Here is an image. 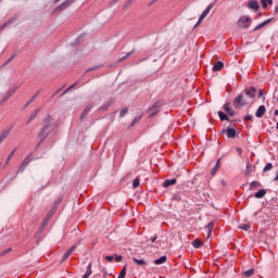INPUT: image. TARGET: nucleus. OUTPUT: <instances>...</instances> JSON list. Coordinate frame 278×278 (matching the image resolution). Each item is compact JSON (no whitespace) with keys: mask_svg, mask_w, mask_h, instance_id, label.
Segmentation results:
<instances>
[{"mask_svg":"<svg viewBox=\"0 0 278 278\" xmlns=\"http://www.w3.org/2000/svg\"><path fill=\"white\" fill-rule=\"evenodd\" d=\"M255 99V88H251L250 90H245V94H239L235 99L236 108H242L244 105H249Z\"/></svg>","mask_w":278,"mask_h":278,"instance_id":"f257e3e1","label":"nucleus"},{"mask_svg":"<svg viewBox=\"0 0 278 278\" xmlns=\"http://www.w3.org/2000/svg\"><path fill=\"white\" fill-rule=\"evenodd\" d=\"M14 92H16V88L8 89V84L3 80H0V105L8 103L10 97H12Z\"/></svg>","mask_w":278,"mask_h":278,"instance_id":"f03ea898","label":"nucleus"},{"mask_svg":"<svg viewBox=\"0 0 278 278\" xmlns=\"http://www.w3.org/2000/svg\"><path fill=\"white\" fill-rule=\"evenodd\" d=\"M53 123V117L48 115L43 122V128L39 132V139L42 140L46 136H49V130L51 129V125Z\"/></svg>","mask_w":278,"mask_h":278,"instance_id":"7ed1b4c3","label":"nucleus"},{"mask_svg":"<svg viewBox=\"0 0 278 278\" xmlns=\"http://www.w3.org/2000/svg\"><path fill=\"white\" fill-rule=\"evenodd\" d=\"M252 18L249 15H242L238 18L236 25L239 29H249L251 27Z\"/></svg>","mask_w":278,"mask_h":278,"instance_id":"20e7f679","label":"nucleus"},{"mask_svg":"<svg viewBox=\"0 0 278 278\" xmlns=\"http://www.w3.org/2000/svg\"><path fill=\"white\" fill-rule=\"evenodd\" d=\"M210 12H212V5H208L200 15L198 23L195 24V27L198 25H201V23H203V20H205L207 17V14H210Z\"/></svg>","mask_w":278,"mask_h":278,"instance_id":"39448f33","label":"nucleus"},{"mask_svg":"<svg viewBox=\"0 0 278 278\" xmlns=\"http://www.w3.org/2000/svg\"><path fill=\"white\" fill-rule=\"evenodd\" d=\"M248 8L250 10H254V11H257L260 9V4L257 3V0H250L248 2Z\"/></svg>","mask_w":278,"mask_h":278,"instance_id":"423d86ee","label":"nucleus"},{"mask_svg":"<svg viewBox=\"0 0 278 278\" xmlns=\"http://www.w3.org/2000/svg\"><path fill=\"white\" fill-rule=\"evenodd\" d=\"M264 114H266V106L261 105V106L257 109V111H256V113H255V116H256L257 118H262V116H264Z\"/></svg>","mask_w":278,"mask_h":278,"instance_id":"0eeeda50","label":"nucleus"},{"mask_svg":"<svg viewBox=\"0 0 278 278\" xmlns=\"http://www.w3.org/2000/svg\"><path fill=\"white\" fill-rule=\"evenodd\" d=\"M73 3H75V0H66L61 5H59L58 10H66V8H68V5H73Z\"/></svg>","mask_w":278,"mask_h":278,"instance_id":"6e6552de","label":"nucleus"},{"mask_svg":"<svg viewBox=\"0 0 278 278\" xmlns=\"http://www.w3.org/2000/svg\"><path fill=\"white\" fill-rule=\"evenodd\" d=\"M75 252V245H73L72 248H70L66 253L64 254L62 262H66L67 257H71V255H73V253Z\"/></svg>","mask_w":278,"mask_h":278,"instance_id":"1a4fd4ad","label":"nucleus"},{"mask_svg":"<svg viewBox=\"0 0 278 278\" xmlns=\"http://www.w3.org/2000/svg\"><path fill=\"white\" fill-rule=\"evenodd\" d=\"M226 135H227V138H236V136L238 135V132L236 131V129L233 128H228L226 130Z\"/></svg>","mask_w":278,"mask_h":278,"instance_id":"9d476101","label":"nucleus"},{"mask_svg":"<svg viewBox=\"0 0 278 278\" xmlns=\"http://www.w3.org/2000/svg\"><path fill=\"white\" fill-rule=\"evenodd\" d=\"M177 184L176 179L165 180L163 182V188H168V186H175Z\"/></svg>","mask_w":278,"mask_h":278,"instance_id":"9b49d317","label":"nucleus"},{"mask_svg":"<svg viewBox=\"0 0 278 278\" xmlns=\"http://www.w3.org/2000/svg\"><path fill=\"white\" fill-rule=\"evenodd\" d=\"M159 105L154 104L151 109H150V115L149 116H155V114H157L160 112V109H157Z\"/></svg>","mask_w":278,"mask_h":278,"instance_id":"f8f14e48","label":"nucleus"},{"mask_svg":"<svg viewBox=\"0 0 278 278\" xmlns=\"http://www.w3.org/2000/svg\"><path fill=\"white\" fill-rule=\"evenodd\" d=\"M214 229V223H210L206 227H205V231L207 233V238H210V236H212V230Z\"/></svg>","mask_w":278,"mask_h":278,"instance_id":"ddd939ff","label":"nucleus"},{"mask_svg":"<svg viewBox=\"0 0 278 278\" xmlns=\"http://www.w3.org/2000/svg\"><path fill=\"white\" fill-rule=\"evenodd\" d=\"M214 229V223H210L206 227H205V231L207 233V238H210V236H212V230Z\"/></svg>","mask_w":278,"mask_h":278,"instance_id":"4468645a","label":"nucleus"},{"mask_svg":"<svg viewBox=\"0 0 278 278\" xmlns=\"http://www.w3.org/2000/svg\"><path fill=\"white\" fill-rule=\"evenodd\" d=\"M266 195V190L261 189L255 193L256 199H263Z\"/></svg>","mask_w":278,"mask_h":278,"instance_id":"2eb2a0df","label":"nucleus"},{"mask_svg":"<svg viewBox=\"0 0 278 278\" xmlns=\"http://www.w3.org/2000/svg\"><path fill=\"white\" fill-rule=\"evenodd\" d=\"M166 262V256H161L160 258L154 261V264H156V266H160L162 264H164Z\"/></svg>","mask_w":278,"mask_h":278,"instance_id":"dca6fc26","label":"nucleus"},{"mask_svg":"<svg viewBox=\"0 0 278 278\" xmlns=\"http://www.w3.org/2000/svg\"><path fill=\"white\" fill-rule=\"evenodd\" d=\"M132 262H135L137 266H146L147 264L144 260H138V258H132Z\"/></svg>","mask_w":278,"mask_h":278,"instance_id":"f3484780","label":"nucleus"},{"mask_svg":"<svg viewBox=\"0 0 278 278\" xmlns=\"http://www.w3.org/2000/svg\"><path fill=\"white\" fill-rule=\"evenodd\" d=\"M224 110L227 112V114H229V116H233L235 112L229 108V104H225Z\"/></svg>","mask_w":278,"mask_h":278,"instance_id":"a211bd4d","label":"nucleus"},{"mask_svg":"<svg viewBox=\"0 0 278 278\" xmlns=\"http://www.w3.org/2000/svg\"><path fill=\"white\" fill-rule=\"evenodd\" d=\"M254 274H255V269L254 268H251V269L245 270L243 273L244 277H253Z\"/></svg>","mask_w":278,"mask_h":278,"instance_id":"6ab92c4d","label":"nucleus"},{"mask_svg":"<svg viewBox=\"0 0 278 278\" xmlns=\"http://www.w3.org/2000/svg\"><path fill=\"white\" fill-rule=\"evenodd\" d=\"M126 275H127V265H124L117 278H125Z\"/></svg>","mask_w":278,"mask_h":278,"instance_id":"aec40b11","label":"nucleus"},{"mask_svg":"<svg viewBox=\"0 0 278 278\" xmlns=\"http://www.w3.org/2000/svg\"><path fill=\"white\" fill-rule=\"evenodd\" d=\"M268 23H270V20H267L261 24H258L254 29L255 31H257V29H262V27H265V25H268Z\"/></svg>","mask_w":278,"mask_h":278,"instance_id":"412c9836","label":"nucleus"},{"mask_svg":"<svg viewBox=\"0 0 278 278\" xmlns=\"http://www.w3.org/2000/svg\"><path fill=\"white\" fill-rule=\"evenodd\" d=\"M202 244L203 243L199 239H195L194 241H192V247H194V249L201 248Z\"/></svg>","mask_w":278,"mask_h":278,"instance_id":"4be33fe9","label":"nucleus"},{"mask_svg":"<svg viewBox=\"0 0 278 278\" xmlns=\"http://www.w3.org/2000/svg\"><path fill=\"white\" fill-rule=\"evenodd\" d=\"M220 168V161H217L215 167L212 168V175H216L217 170Z\"/></svg>","mask_w":278,"mask_h":278,"instance_id":"5701e85b","label":"nucleus"},{"mask_svg":"<svg viewBox=\"0 0 278 278\" xmlns=\"http://www.w3.org/2000/svg\"><path fill=\"white\" fill-rule=\"evenodd\" d=\"M224 64L223 62H217L214 66H213V71H220L223 68Z\"/></svg>","mask_w":278,"mask_h":278,"instance_id":"b1692460","label":"nucleus"},{"mask_svg":"<svg viewBox=\"0 0 278 278\" xmlns=\"http://www.w3.org/2000/svg\"><path fill=\"white\" fill-rule=\"evenodd\" d=\"M218 116H219L220 121H229L227 115L225 113H223L222 111L218 112Z\"/></svg>","mask_w":278,"mask_h":278,"instance_id":"393cba45","label":"nucleus"},{"mask_svg":"<svg viewBox=\"0 0 278 278\" xmlns=\"http://www.w3.org/2000/svg\"><path fill=\"white\" fill-rule=\"evenodd\" d=\"M273 3V0H262L263 8H268V4L270 5Z\"/></svg>","mask_w":278,"mask_h":278,"instance_id":"a878e982","label":"nucleus"},{"mask_svg":"<svg viewBox=\"0 0 278 278\" xmlns=\"http://www.w3.org/2000/svg\"><path fill=\"white\" fill-rule=\"evenodd\" d=\"M268 170H273V163H268V164L264 167V173H268Z\"/></svg>","mask_w":278,"mask_h":278,"instance_id":"bb28decb","label":"nucleus"},{"mask_svg":"<svg viewBox=\"0 0 278 278\" xmlns=\"http://www.w3.org/2000/svg\"><path fill=\"white\" fill-rule=\"evenodd\" d=\"M138 186H140V179L135 178L132 181V188H138Z\"/></svg>","mask_w":278,"mask_h":278,"instance_id":"cd10ccee","label":"nucleus"},{"mask_svg":"<svg viewBox=\"0 0 278 278\" xmlns=\"http://www.w3.org/2000/svg\"><path fill=\"white\" fill-rule=\"evenodd\" d=\"M240 229H243V231H249V229H251V226H249V224H243Z\"/></svg>","mask_w":278,"mask_h":278,"instance_id":"c85d7f7f","label":"nucleus"},{"mask_svg":"<svg viewBox=\"0 0 278 278\" xmlns=\"http://www.w3.org/2000/svg\"><path fill=\"white\" fill-rule=\"evenodd\" d=\"M127 112H128L127 109H123V110L121 111V113H119L121 118H123L124 116H126V115H127Z\"/></svg>","mask_w":278,"mask_h":278,"instance_id":"c756f323","label":"nucleus"},{"mask_svg":"<svg viewBox=\"0 0 278 278\" xmlns=\"http://www.w3.org/2000/svg\"><path fill=\"white\" fill-rule=\"evenodd\" d=\"M8 134H10L9 130L2 132V135L0 137V142H1V140H3V138H5L8 136Z\"/></svg>","mask_w":278,"mask_h":278,"instance_id":"7c9ffc66","label":"nucleus"},{"mask_svg":"<svg viewBox=\"0 0 278 278\" xmlns=\"http://www.w3.org/2000/svg\"><path fill=\"white\" fill-rule=\"evenodd\" d=\"M123 260V256L118 255V256H115V262H121Z\"/></svg>","mask_w":278,"mask_h":278,"instance_id":"2f4dec72","label":"nucleus"},{"mask_svg":"<svg viewBox=\"0 0 278 278\" xmlns=\"http://www.w3.org/2000/svg\"><path fill=\"white\" fill-rule=\"evenodd\" d=\"M35 118H36V112L30 115L29 121H34Z\"/></svg>","mask_w":278,"mask_h":278,"instance_id":"473e14b6","label":"nucleus"},{"mask_svg":"<svg viewBox=\"0 0 278 278\" xmlns=\"http://www.w3.org/2000/svg\"><path fill=\"white\" fill-rule=\"evenodd\" d=\"M105 260H106L108 262H112V260H114V256H105Z\"/></svg>","mask_w":278,"mask_h":278,"instance_id":"72a5a7b5","label":"nucleus"},{"mask_svg":"<svg viewBox=\"0 0 278 278\" xmlns=\"http://www.w3.org/2000/svg\"><path fill=\"white\" fill-rule=\"evenodd\" d=\"M112 3H118V0H112Z\"/></svg>","mask_w":278,"mask_h":278,"instance_id":"f704fd0d","label":"nucleus"},{"mask_svg":"<svg viewBox=\"0 0 278 278\" xmlns=\"http://www.w3.org/2000/svg\"><path fill=\"white\" fill-rule=\"evenodd\" d=\"M275 115L278 116V110L275 111Z\"/></svg>","mask_w":278,"mask_h":278,"instance_id":"c9c22d12","label":"nucleus"},{"mask_svg":"<svg viewBox=\"0 0 278 278\" xmlns=\"http://www.w3.org/2000/svg\"><path fill=\"white\" fill-rule=\"evenodd\" d=\"M151 242H155V238H151Z\"/></svg>","mask_w":278,"mask_h":278,"instance_id":"e433bc0d","label":"nucleus"},{"mask_svg":"<svg viewBox=\"0 0 278 278\" xmlns=\"http://www.w3.org/2000/svg\"><path fill=\"white\" fill-rule=\"evenodd\" d=\"M61 0H54V3H58V2H60Z\"/></svg>","mask_w":278,"mask_h":278,"instance_id":"4c0bfd02","label":"nucleus"},{"mask_svg":"<svg viewBox=\"0 0 278 278\" xmlns=\"http://www.w3.org/2000/svg\"><path fill=\"white\" fill-rule=\"evenodd\" d=\"M262 94H263V92H262V90L260 91V97H262Z\"/></svg>","mask_w":278,"mask_h":278,"instance_id":"58836bf2","label":"nucleus"},{"mask_svg":"<svg viewBox=\"0 0 278 278\" xmlns=\"http://www.w3.org/2000/svg\"><path fill=\"white\" fill-rule=\"evenodd\" d=\"M86 112H88V109L85 110V114H86Z\"/></svg>","mask_w":278,"mask_h":278,"instance_id":"ea45409f","label":"nucleus"},{"mask_svg":"<svg viewBox=\"0 0 278 278\" xmlns=\"http://www.w3.org/2000/svg\"><path fill=\"white\" fill-rule=\"evenodd\" d=\"M251 118V116H248L247 119Z\"/></svg>","mask_w":278,"mask_h":278,"instance_id":"a19ab883","label":"nucleus"},{"mask_svg":"<svg viewBox=\"0 0 278 278\" xmlns=\"http://www.w3.org/2000/svg\"><path fill=\"white\" fill-rule=\"evenodd\" d=\"M277 66H278V64H277Z\"/></svg>","mask_w":278,"mask_h":278,"instance_id":"79ce46f5","label":"nucleus"}]
</instances>
